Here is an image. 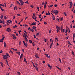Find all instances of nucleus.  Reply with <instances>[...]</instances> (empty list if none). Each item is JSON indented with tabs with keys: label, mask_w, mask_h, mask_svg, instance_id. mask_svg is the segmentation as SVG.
Instances as JSON below:
<instances>
[{
	"label": "nucleus",
	"mask_w": 75,
	"mask_h": 75,
	"mask_svg": "<svg viewBox=\"0 0 75 75\" xmlns=\"http://www.w3.org/2000/svg\"><path fill=\"white\" fill-rule=\"evenodd\" d=\"M21 32V30H20V31H18V32L19 33V34H20V33Z\"/></svg>",
	"instance_id": "69168bd1"
},
{
	"label": "nucleus",
	"mask_w": 75,
	"mask_h": 75,
	"mask_svg": "<svg viewBox=\"0 0 75 75\" xmlns=\"http://www.w3.org/2000/svg\"><path fill=\"white\" fill-rule=\"evenodd\" d=\"M0 23H2V21H1V19L0 20Z\"/></svg>",
	"instance_id": "8fccbe9b"
},
{
	"label": "nucleus",
	"mask_w": 75,
	"mask_h": 75,
	"mask_svg": "<svg viewBox=\"0 0 75 75\" xmlns=\"http://www.w3.org/2000/svg\"><path fill=\"white\" fill-rule=\"evenodd\" d=\"M9 52H10V53H12V54H13V52H12L11 50H10Z\"/></svg>",
	"instance_id": "c85d7f7f"
},
{
	"label": "nucleus",
	"mask_w": 75,
	"mask_h": 75,
	"mask_svg": "<svg viewBox=\"0 0 75 75\" xmlns=\"http://www.w3.org/2000/svg\"><path fill=\"white\" fill-rule=\"evenodd\" d=\"M4 18L5 20H6V19H7V17H6V16H4Z\"/></svg>",
	"instance_id": "c9c22d12"
},
{
	"label": "nucleus",
	"mask_w": 75,
	"mask_h": 75,
	"mask_svg": "<svg viewBox=\"0 0 75 75\" xmlns=\"http://www.w3.org/2000/svg\"><path fill=\"white\" fill-rule=\"evenodd\" d=\"M19 1H20V2L21 4V5L22 6L23 5V1H22V0H19Z\"/></svg>",
	"instance_id": "7ed1b4c3"
},
{
	"label": "nucleus",
	"mask_w": 75,
	"mask_h": 75,
	"mask_svg": "<svg viewBox=\"0 0 75 75\" xmlns=\"http://www.w3.org/2000/svg\"><path fill=\"white\" fill-rule=\"evenodd\" d=\"M7 56H8V57H10V55L8 54L7 53Z\"/></svg>",
	"instance_id": "864d4df0"
},
{
	"label": "nucleus",
	"mask_w": 75,
	"mask_h": 75,
	"mask_svg": "<svg viewBox=\"0 0 75 75\" xmlns=\"http://www.w3.org/2000/svg\"><path fill=\"white\" fill-rule=\"evenodd\" d=\"M39 33H37V34L36 35V36H37V35H39Z\"/></svg>",
	"instance_id": "79ce46f5"
},
{
	"label": "nucleus",
	"mask_w": 75,
	"mask_h": 75,
	"mask_svg": "<svg viewBox=\"0 0 75 75\" xmlns=\"http://www.w3.org/2000/svg\"><path fill=\"white\" fill-rule=\"evenodd\" d=\"M5 21H4V20H3L2 21V23L3 24H5Z\"/></svg>",
	"instance_id": "bb28decb"
},
{
	"label": "nucleus",
	"mask_w": 75,
	"mask_h": 75,
	"mask_svg": "<svg viewBox=\"0 0 75 75\" xmlns=\"http://www.w3.org/2000/svg\"><path fill=\"white\" fill-rule=\"evenodd\" d=\"M36 25V22H33L31 24V25Z\"/></svg>",
	"instance_id": "6e6552de"
},
{
	"label": "nucleus",
	"mask_w": 75,
	"mask_h": 75,
	"mask_svg": "<svg viewBox=\"0 0 75 75\" xmlns=\"http://www.w3.org/2000/svg\"><path fill=\"white\" fill-rule=\"evenodd\" d=\"M33 16H34V17H36L35 15V14L34 13L33 14Z\"/></svg>",
	"instance_id": "2f4dec72"
},
{
	"label": "nucleus",
	"mask_w": 75,
	"mask_h": 75,
	"mask_svg": "<svg viewBox=\"0 0 75 75\" xmlns=\"http://www.w3.org/2000/svg\"><path fill=\"white\" fill-rule=\"evenodd\" d=\"M17 26L16 25H15V26H13V28H17Z\"/></svg>",
	"instance_id": "a878e982"
},
{
	"label": "nucleus",
	"mask_w": 75,
	"mask_h": 75,
	"mask_svg": "<svg viewBox=\"0 0 75 75\" xmlns=\"http://www.w3.org/2000/svg\"><path fill=\"white\" fill-rule=\"evenodd\" d=\"M0 8L1 9V11H4V9H3V8H2V7H1V6H0Z\"/></svg>",
	"instance_id": "ddd939ff"
},
{
	"label": "nucleus",
	"mask_w": 75,
	"mask_h": 75,
	"mask_svg": "<svg viewBox=\"0 0 75 75\" xmlns=\"http://www.w3.org/2000/svg\"><path fill=\"white\" fill-rule=\"evenodd\" d=\"M59 61L61 63H62V61L61 60V59L60 58H59Z\"/></svg>",
	"instance_id": "5701e85b"
},
{
	"label": "nucleus",
	"mask_w": 75,
	"mask_h": 75,
	"mask_svg": "<svg viewBox=\"0 0 75 75\" xmlns=\"http://www.w3.org/2000/svg\"><path fill=\"white\" fill-rule=\"evenodd\" d=\"M37 8L38 9V11H39V7H38H38H37Z\"/></svg>",
	"instance_id": "58836bf2"
},
{
	"label": "nucleus",
	"mask_w": 75,
	"mask_h": 75,
	"mask_svg": "<svg viewBox=\"0 0 75 75\" xmlns=\"http://www.w3.org/2000/svg\"><path fill=\"white\" fill-rule=\"evenodd\" d=\"M65 33H66V34H67V29H66Z\"/></svg>",
	"instance_id": "f704fd0d"
},
{
	"label": "nucleus",
	"mask_w": 75,
	"mask_h": 75,
	"mask_svg": "<svg viewBox=\"0 0 75 75\" xmlns=\"http://www.w3.org/2000/svg\"><path fill=\"white\" fill-rule=\"evenodd\" d=\"M58 29L59 30H60L61 29V28H59V26H58Z\"/></svg>",
	"instance_id": "6e6d98bb"
},
{
	"label": "nucleus",
	"mask_w": 75,
	"mask_h": 75,
	"mask_svg": "<svg viewBox=\"0 0 75 75\" xmlns=\"http://www.w3.org/2000/svg\"><path fill=\"white\" fill-rule=\"evenodd\" d=\"M11 49H12V50H14L15 51H17V49H16V48H12Z\"/></svg>",
	"instance_id": "9d476101"
},
{
	"label": "nucleus",
	"mask_w": 75,
	"mask_h": 75,
	"mask_svg": "<svg viewBox=\"0 0 75 75\" xmlns=\"http://www.w3.org/2000/svg\"><path fill=\"white\" fill-rule=\"evenodd\" d=\"M6 64L8 65H9L8 64V61H7V62H6Z\"/></svg>",
	"instance_id": "a18cd8bd"
},
{
	"label": "nucleus",
	"mask_w": 75,
	"mask_h": 75,
	"mask_svg": "<svg viewBox=\"0 0 75 75\" xmlns=\"http://www.w3.org/2000/svg\"><path fill=\"white\" fill-rule=\"evenodd\" d=\"M52 18L53 19V20L54 21V20H55V17H54V15H53V16H52Z\"/></svg>",
	"instance_id": "aec40b11"
},
{
	"label": "nucleus",
	"mask_w": 75,
	"mask_h": 75,
	"mask_svg": "<svg viewBox=\"0 0 75 75\" xmlns=\"http://www.w3.org/2000/svg\"><path fill=\"white\" fill-rule=\"evenodd\" d=\"M3 40H4V39L3 38H2L0 40V42H3Z\"/></svg>",
	"instance_id": "423d86ee"
},
{
	"label": "nucleus",
	"mask_w": 75,
	"mask_h": 75,
	"mask_svg": "<svg viewBox=\"0 0 75 75\" xmlns=\"http://www.w3.org/2000/svg\"><path fill=\"white\" fill-rule=\"evenodd\" d=\"M36 28V26H33L32 27V28H33V29H35V28Z\"/></svg>",
	"instance_id": "4468645a"
},
{
	"label": "nucleus",
	"mask_w": 75,
	"mask_h": 75,
	"mask_svg": "<svg viewBox=\"0 0 75 75\" xmlns=\"http://www.w3.org/2000/svg\"><path fill=\"white\" fill-rule=\"evenodd\" d=\"M6 42H4V46L5 47H6Z\"/></svg>",
	"instance_id": "dca6fc26"
},
{
	"label": "nucleus",
	"mask_w": 75,
	"mask_h": 75,
	"mask_svg": "<svg viewBox=\"0 0 75 75\" xmlns=\"http://www.w3.org/2000/svg\"><path fill=\"white\" fill-rule=\"evenodd\" d=\"M50 42H53V41L52 40L50 39Z\"/></svg>",
	"instance_id": "338daca9"
},
{
	"label": "nucleus",
	"mask_w": 75,
	"mask_h": 75,
	"mask_svg": "<svg viewBox=\"0 0 75 75\" xmlns=\"http://www.w3.org/2000/svg\"><path fill=\"white\" fill-rule=\"evenodd\" d=\"M0 18H3V15H1V16Z\"/></svg>",
	"instance_id": "37998d69"
},
{
	"label": "nucleus",
	"mask_w": 75,
	"mask_h": 75,
	"mask_svg": "<svg viewBox=\"0 0 75 75\" xmlns=\"http://www.w3.org/2000/svg\"><path fill=\"white\" fill-rule=\"evenodd\" d=\"M29 42L30 43H32V41L31 40H30Z\"/></svg>",
	"instance_id": "473e14b6"
},
{
	"label": "nucleus",
	"mask_w": 75,
	"mask_h": 75,
	"mask_svg": "<svg viewBox=\"0 0 75 75\" xmlns=\"http://www.w3.org/2000/svg\"><path fill=\"white\" fill-rule=\"evenodd\" d=\"M44 24L45 25H47V22H44Z\"/></svg>",
	"instance_id": "e433bc0d"
},
{
	"label": "nucleus",
	"mask_w": 75,
	"mask_h": 75,
	"mask_svg": "<svg viewBox=\"0 0 75 75\" xmlns=\"http://www.w3.org/2000/svg\"><path fill=\"white\" fill-rule=\"evenodd\" d=\"M68 44L69 45H72V44L71 43V42L69 41H68Z\"/></svg>",
	"instance_id": "2eb2a0df"
},
{
	"label": "nucleus",
	"mask_w": 75,
	"mask_h": 75,
	"mask_svg": "<svg viewBox=\"0 0 75 75\" xmlns=\"http://www.w3.org/2000/svg\"><path fill=\"white\" fill-rule=\"evenodd\" d=\"M47 2H45V4L46 6V5H47Z\"/></svg>",
	"instance_id": "a19ab883"
},
{
	"label": "nucleus",
	"mask_w": 75,
	"mask_h": 75,
	"mask_svg": "<svg viewBox=\"0 0 75 75\" xmlns=\"http://www.w3.org/2000/svg\"><path fill=\"white\" fill-rule=\"evenodd\" d=\"M45 55H46L47 57H48V54H45Z\"/></svg>",
	"instance_id": "09e8293b"
},
{
	"label": "nucleus",
	"mask_w": 75,
	"mask_h": 75,
	"mask_svg": "<svg viewBox=\"0 0 75 75\" xmlns=\"http://www.w3.org/2000/svg\"><path fill=\"white\" fill-rule=\"evenodd\" d=\"M17 73H18V75H20V73L18 71L17 72Z\"/></svg>",
	"instance_id": "ea45409f"
},
{
	"label": "nucleus",
	"mask_w": 75,
	"mask_h": 75,
	"mask_svg": "<svg viewBox=\"0 0 75 75\" xmlns=\"http://www.w3.org/2000/svg\"><path fill=\"white\" fill-rule=\"evenodd\" d=\"M3 55V58L4 60H5V59L8 58V56H6V57L5 55Z\"/></svg>",
	"instance_id": "f257e3e1"
},
{
	"label": "nucleus",
	"mask_w": 75,
	"mask_h": 75,
	"mask_svg": "<svg viewBox=\"0 0 75 75\" xmlns=\"http://www.w3.org/2000/svg\"><path fill=\"white\" fill-rule=\"evenodd\" d=\"M18 54H19V55H20L21 54L20 52H18Z\"/></svg>",
	"instance_id": "bf43d9fd"
},
{
	"label": "nucleus",
	"mask_w": 75,
	"mask_h": 75,
	"mask_svg": "<svg viewBox=\"0 0 75 75\" xmlns=\"http://www.w3.org/2000/svg\"><path fill=\"white\" fill-rule=\"evenodd\" d=\"M68 30H69V33H70V30L69 28H68Z\"/></svg>",
	"instance_id": "13d9d810"
},
{
	"label": "nucleus",
	"mask_w": 75,
	"mask_h": 75,
	"mask_svg": "<svg viewBox=\"0 0 75 75\" xmlns=\"http://www.w3.org/2000/svg\"><path fill=\"white\" fill-rule=\"evenodd\" d=\"M28 44H25V46L26 47H28Z\"/></svg>",
	"instance_id": "7c9ffc66"
},
{
	"label": "nucleus",
	"mask_w": 75,
	"mask_h": 75,
	"mask_svg": "<svg viewBox=\"0 0 75 75\" xmlns=\"http://www.w3.org/2000/svg\"><path fill=\"white\" fill-rule=\"evenodd\" d=\"M51 31H52L51 30H49V32L50 33H51Z\"/></svg>",
	"instance_id": "774afa93"
},
{
	"label": "nucleus",
	"mask_w": 75,
	"mask_h": 75,
	"mask_svg": "<svg viewBox=\"0 0 75 75\" xmlns=\"http://www.w3.org/2000/svg\"><path fill=\"white\" fill-rule=\"evenodd\" d=\"M55 39L56 40L55 42H56L57 41H58V39L57 38H56Z\"/></svg>",
	"instance_id": "4be33fe9"
},
{
	"label": "nucleus",
	"mask_w": 75,
	"mask_h": 75,
	"mask_svg": "<svg viewBox=\"0 0 75 75\" xmlns=\"http://www.w3.org/2000/svg\"><path fill=\"white\" fill-rule=\"evenodd\" d=\"M23 44H24V46H25V43L24 41H23Z\"/></svg>",
	"instance_id": "72a5a7b5"
},
{
	"label": "nucleus",
	"mask_w": 75,
	"mask_h": 75,
	"mask_svg": "<svg viewBox=\"0 0 75 75\" xmlns=\"http://www.w3.org/2000/svg\"><path fill=\"white\" fill-rule=\"evenodd\" d=\"M22 51H23V52H25V50H24V49H22Z\"/></svg>",
	"instance_id": "3c124183"
},
{
	"label": "nucleus",
	"mask_w": 75,
	"mask_h": 75,
	"mask_svg": "<svg viewBox=\"0 0 75 75\" xmlns=\"http://www.w3.org/2000/svg\"><path fill=\"white\" fill-rule=\"evenodd\" d=\"M12 36L13 37V39L15 40L16 39V36L15 35H12Z\"/></svg>",
	"instance_id": "20e7f679"
},
{
	"label": "nucleus",
	"mask_w": 75,
	"mask_h": 75,
	"mask_svg": "<svg viewBox=\"0 0 75 75\" xmlns=\"http://www.w3.org/2000/svg\"><path fill=\"white\" fill-rule=\"evenodd\" d=\"M15 8H16V10H17L18 9H17V7L16 6H15Z\"/></svg>",
	"instance_id": "680f3d73"
},
{
	"label": "nucleus",
	"mask_w": 75,
	"mask_h": 75,
	"mask_svg": "<svg viewBox=\"0 0 75 75\" xmlns=\"http://www.w3.org/2000/svg\"><path fill=\"white\" fill-rule=\"evenodd\" d=\"M17 15L18 16H21V15L20 14H17Z\"/></svg>",
	"instance_id": "e2e57ef3"
},
{
	"label": "nucleus",
	"mask_w": 75,
	"mask_h": 75,
	"mask_svg": "<svg viewBox=\"0 0 75 75\" xmlns=\"http://www.w3.org/2000/svg\"><path fill=\"white\" fill-rule=\"evenodd\" d=\"M24 32L26 34H28V33L27 32H26V31H24Z\"/></svg>",
	"instance_id": "5fc2aeb1"
},
{
	"label": "nucleus",
	"mask_w": 75,
	"mask_h": 75,
	"mask_svg": "<svg viewBox=\"0 0 75 75\" xmlns=\"http://www.w3.org/2000/svg\"><path fill=\"white\" fill-rule=\"evenodd\" d=\"M60 29L61 30H62V29H63V26L62 25H61Z\"/></svg>",
	"instance_id": "f3484780"
},
{
	"label": "nucleus",
	"mask_w": 75,
	"mask_h": 75,
	"mask_svg": "<svg viewBox=\"0 0 75 75\" xmlns=\"http://www.w3.org/2000/svg\"><path fill=\"white\" fill-rule=\"evenodd\" d=\"M75 33H73V39H75Z\"/></svg>",
	"instance_id": "9b49d317"
},
{
	"label": "nucleus",
	"mask_w": 75,
	"mask_h": 75,
	"mask_svg": "<svg viewBox=\"0 0 75 75\" xmlns=\"http://www.w3.org/2000/svg\"><path fill=\"white\" fill-rule=\"evenodd\" d=\"M7 29H8V30L9 31H11V29L10 28H7Z\"/></svg>",
	"instance_id": "393cba45"
},
{
	"label": "nucleus",
	"mask_w": 75,
	"mask_h": 75,
	"mask_svg": "<svg viewBox=\"0 0 75 75\" xmlns=\"http://www.w3.org/2000/svg\"><path fill=\"white\" fill-rule=\"evenodd\" d=\"M0 64H1V65L2 67H3V62H1Z\"/></svg>",
	"instance_id": "a211bd4d"
},
{
	"label": "nucleus",
	"mask_w": 75,
	"mask_h": 75,
	"mask_svg": "<svg viewBox=\"0 0 75 75\" xmlns=\"http://www.w3.org/2000/svg\"><path fill=\"white\" fill-rule=\"evenodd\" d=\"M74 7H73V9H72V11H73L74 10Z\"/></svg>",
	"instance_id": "4d7b16f0"
},
{
	"label": "nucleus",
	"mask_w": 75,
	"mask_h": 75,
	"mask_svg": "<svg viewBox=\"0 0 75 75\" xmlns=\"http://www.w3.org/2000/svg\"><path fill=\"white\" fill-rule=\"evenodd\" d=\"M57 33L58 34V33H59V30H58V29H57Z\"/></svg>",
	"instance_id": "4c0bfd02"
},
{
	"label": "nucleus",
	"mask_w": 75,
	"mask_h": 75,
	"mask_svg": "<svg viewBox=\"0 0 75 75\" xmlns=\"http://www.w3.org/2000/svg\"><path fill=\"white\" fill-rule=\"evenodd\" d=\"M56 67L58 69H59V70H60V68H59V67H57V66H56Z\"/></svg>",
	"instance_id": "cd10ccee"
},
{
	"label": "nucleus",
	"mask_w": 75,
	"mask_h": 75,
	"mask_svg": "<svg viewBox=\"0 0 75 75\" xmlns=\"http://www.w3.org/2000/svg\"><path fill=\"white\" fill-rule=\"evenodd\" d=\"M64 14L65 15V16H67V13L66 12H65L64 11Z\"/></svg>",
	"instance_id": "b1692460"
},
{
	"label": "nucleus",
	"mask_w": 75,
	"mask_h": 75,
	"mask_svg": "<svg viewBox=\"0 0 75 75\" xmlns=\"http://www.w3.org/2000/svg\"><path fill=\"white\" fill-rule=\"evenodd\" d=\"M64 20V18L63 17L61 19V21H63Z\"/></svg>",
	"instance_id": "603ef678"
},
{
	"label": "nucleus",
	"mask_w": 75,
	"mask_h": 75,
	"mask_svg": "<svg viewBox=\"0 0 75 75\" xmlns=\"http://www.w3.org/2000/svg\"><path fill=\"white\" fill-rule=\"evenodd\" d=\"M72 54H73V55H74V52H73V51H72L71 52Z\"/></svg>",
	"instance_id": "49530a36"
},
{
	"label": "nucleus",
	"mask_w": 75,
	"mask_h": 75,
	"mask_svg": "<svg viewBox=\"0 0 75 75\" xmlns=\"http://www.w3.org/2000/svg\"><path fill=\"white\" fill-rule=\"evenodd\" d=\"M24 61L25 62H26V63L27 62L26 60V59L25 58H24Z\"/></svg>",
	"instance_id": "412c9836"
},
{
	"label": "nucleus",
	"mask_w": 75,
	"mask_h": 75,
	"mask_svg": "<svg viewBox=\"0 0 75 75\" xmlns=\"http://www.w3.org/2000/svg\"><path fill=\"white\" fill-rule=\"evenodd\" d=\"M54 42H52V43L50 45V48H51V47L52 46V45H53V43Z\"/></svg>",
	"instance_id": "39448f33"
},
{
	"label": "nucleus",
	"mask_w": 75,
	"mask_h": 75,
	"mask_svg": "<svg viewBox=\"0 0 75 75\" xmlns=\"http://www.w3.org/2000/svg\"><path fill=\"white\" fill-rule=\"evenodd\" d=\"M5 38V37H4V35H3V38L4 39V38Z\"/></svg>",
	"instance_id": "052dcab7"
},
{
	"label": "nucleus",
	"mask_w": 75,
	"mask_h": 75,
	"mask_svg": "<svg viewBox=\"0 0 75 75\" xmlns=\"http://www.w3.org/2000/svg\"><path fill=\"white\" fill-rule=\"evenodd\" d=\"M43 18H40V21H42V20Z\"/></svg>",
	"instance_id": "0e129e2a"
},
{
	"label": "nucleus",
	"mask_w": 75,
	"mask_h": 75,
	"mask_svg": "<svg viewBox=\"0 0 75 75\" xmlns=\"http://www.w3.org/2000/svg\"><path fill=\"white\" fill-rule=\"evenodd\" d=\"M53 6V5L52 4H51V5L50 6V7H52Z\"/></svg>",
	"instance_id": "c03bdc74"
},
{
	"label": "nucleus",
	"mask_w": 75,
	"mask_h": 75,
	"mask_svg": "<svg viewBox=\"0 0 75 75\" xmlns=\"http://www.w3.org/2000/svg\"><path fill=\"white\" fill-rule=\"evenodd\" d=\"M35 68L36 69L37 71H38V69L37 66H36V67L35 66Z\"/></svg>",
	"instance_id": "6ab92c4d"
},
{
	"label": "nucleus",
	"mask_w": 75,
	"mask_h": 75,
	"mask_svg": "<svg viewBox=\"0 0 75 75\" xmlns=\"http://www.w3.org/2000/svg\"><path fill=\"white\" fill-rule=\"evenodd\" d=\"M59 13V11H57V10H54V13H56L57 14V13Z\"/></svg>",
	"instance_id": "0eeeda50"
},
{
	"label": "nucleus",
	"mask_w": 75,
	"mask_h": 75,
	"mask_svg": "<svg viewBox=\"0 0 75 75\" xmlns=\"http://www.w3.org/2000/svg\"><path fill=\"white\" fill-rule=\"evenodd\" d=\"M41 14H40L38 16L40 18H42V17H41Z\"/></svg>",
	"instance_id": "c756f323"
},
{
	"label": "nucleus",
	"mask_w": 75,
	"mask_h": 75,
	"mask_svg": "<svg viewBox=\"0 0 75 75\" xmlns=\"http://www.w3.org/2000/svg\"><path fill=\"white\" fill-rule=\"evenodd\" d=\"M54 6H55V7H57V4H55V5H54Z\"/></svg>",
	"instance_id": "de8ad7c7"
},
{
	"label": "nucleus",
	"mask_w": 75,
	"mask_h": 75,
	"mask_svg": "<svg viewBox=\"0 0 75 75\" xmlns=\"http://www.w3.org/2000/svg\"><path fill=\"white\" fill-rule=\"evenodd\" d=\"M23 57V54H21L20 56V58L21 59V58H22Z\"/></svg>",
	"instance_id": "f8f14e48"
},
{
	"label": "nucleus",
	"mask_w": 75,
	"mask_h": 75,
	"mask_svg": "<svg viewBox=\"0 0 75 75\" xmlns=\"http://www.w3.org/2000/svg\"><path fill=\"white\" fill-rule=\"evenodd\" d=\"M69 3H70L69 8H71L72 7V2H69Z\"/></svg>",
	"instance_id": "f03ea898"
},
{
	"label": "nucleus",
	"mask_w": 75,
	"mask_h": 75,
	"mask_svg": "<svg viewBox=\"0 0 75 75\" xmlns=\"http://www.w3.org/2000/svg\"><path fill=\"white\" fill-rule=\"evenodd\" d=\"M47 66H48V67H50V69L52 68V66H50V64H47Z\"/></svg>",
	"instance_id": "1a4fd4ad"
}]
</instances>
